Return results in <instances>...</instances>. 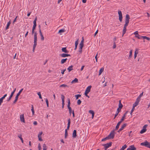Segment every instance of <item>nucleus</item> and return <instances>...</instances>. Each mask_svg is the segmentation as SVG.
<instances>
[{"instance_id": "0eeeda50", "label": "nucleus", "mask_w": 150, "mask_h": 150, "mask_svg": "<svg viewBox=\"0 0 150 150\" xmlns=\"http://www.w3.org/2000/svg\"><path fill=\"white\" fill-rule=\"evenodd\" d=\"M16 90V88H15L13 91L11 93V95L9 96V98L6 101L8 102L13 97L14 93H15Z\"/></svg>"}, {"instance_id": "39448f33", "label": "nucleus", "mask_w": 150, "mask_h": 150, "mask_svg": "<svg viewBox=\"0 0 150 150\" xmlns=\"http://www.w3.org/2000/svg\"><path fill=\"white\" fill-rule=\"evenodd\" d=\"M148 125H144L142 129L140 132V133L142 134L145 132L146 131V127H147Z\"/></svg>"}, {"instance_id": "f8f14e48", "label": "nucleus", "mask_w": 150, "mask_h": 150, "mask_svg": "<svg viewBox=\"0 0 150 150\" xmlns=\"http://www.w3.org/2000/svg\"><path fill=\"white\" fill-rule=\"evenodd\" d=\"M20 119L21 122H25V121L24 118V115L23 114L20 115Z\"/></svg>"}, {"instance_id": "f257e3e1", "label": "nucleus", "mask_w": 150, "mask_h": 150, "mask_svg": "<svg viewBox=\"0 0 150 150\" xmlns=\"http://www.w3.org/2000/svg\"><path fill=\"white\" fill-rule=\"evenodd\" d=\"M130 19L129 16L127 14L126 15L125 18V23L124 25L123 29L122 30V36H123L125 34L126 32L127 29L126 27L128 25L129 23V20Z\"/></svg>"}, {"instance_id": "bf43d9fd", "label": "nucleus", "mask_w": 150, "mask_h": 150, "mask_svg": "<svg viewBox=\"0 0 150 150\" xmlns=\"http://www.w3.org/2000/svg\"><path fill=\"white\" fill-rule=\"evenodd\" d=\"M135 37H137V38L138 39H140L142 38L141 37V36H140L139 35V36L138 35H135Z\"/></svg>"}, {"instance_id": "423d86ee", "label": "nucleus", "mask_w": 150, "mask_h": 150, "mask_svg": "<svg viewBox=\"0 0 150 150\" xmlns=\"http://www.w3.org/2000/svg\"><path fill=\"white\" fill-rule=\"evenodd\" d=\"M118 14L119 15V20L120 21V22H121L122 20V14L121 11L119 10L118 11Z\"/></svg>"}, {"instance_id": "c03bdc74", "label": "nucleus", "mask_w": 150, "mask_h": 150, "mask_svg": "<svg viewBox=\"0 0 150 150\" xmlns=\"http://www.w3.org/2000/svg\"><path fill=\"white\" fill-rule=\"evenodd\" d=\"M109 139L108 137H105L102 140V141H106L107 139Z\"/></svg>"}, {"instance_id": "4468645a", "label": "nucleus", "mask_w": 150, "mask_h": 150, "mask_svg": "<svg viewBox=\"0 0 150 150\" xmlns=\"http://www.w3.org/2000/svg\"><path fill=\"white\" fill-rule=\"evenodd\" d=\"M77 137V132L76 130H74L72 134V137L73 138H76Z\"/></svg>"}, {"instance_id": "aec40b11", "label": "nucleus", "mask_w": 150, "mask_h": 150, "mask_svg": "<svg viewBox=\"0 0 150 150\" xmlns=\"http://www.w3.org/2000/svg\"><path fill=\"white\" fill-rule=\"evenodd\" d=\"M120 111L121 110L117 109L116 113L115 114L114 117V119H115V118L117 116V115H118Z\"/></svg>"}, {"instance_id": "052dcab7", "label": "nucleus", "mask_w": 150, "mask_h": 150, "mask_svg": "<svg viewBox=\"0 0 150 150\" xmlns=\"http://www.w3.org/2000/svg\"><path fill=\"white\" fill-rule=\"evenodd\" d=\"M116 45L115 42H114V45H113V49H115L116 48Z\"/></svg>"}, {"instance_id": "6ab92c4d", "label": "nucleus", "mask_w": 150, "mask_h": 150, "mask_svg": "<svg viewBox=\"0 0 150 150\" xmlns=\"http://www.w3.org/2000/svg\"><path fill=\"white\" fill-rule=\"evenodd\" d=\"M62 50L63 52L65 53H68L69 51L67 50L66 47H63L62 49Z\"/></svg>"}, {"instance_id": "f3484780", "label": "nucleus", "mask_w": 150, "mask_h": 150, "mask_svg": "<svg viewBox=\"0 0 150 150\" xmlns=\"http://www.w3.org/2000/svg\"><path fill=\"white\" fill-rule=\"evenodd\" d=\"M122 122L121 121H120L119 122H118V123H117V124L115 127V129H114V130H116L118 129L120 125Z\"/></svg>"}, {"instance_id": "6e6552de", "label": "nucleus", "mask_w": 150, "mask_h": 150, "mask_svg": "<svg viewBox=\"0 0 150 150\" xmlns=\"http://www.w3.org/2000/svg\"><path fill=\"white\" fill-rule=\"evenodd\" d=\"M61 98H62V108L63 109L64 108V106L65 104V103H64L65 97L63 95H61Z\"/></svg>"}, {"instance_id": "2eb2a0df", "label": "nucleus", "mask_w": 150, "mask_h": 150, "mask_svg": "<svg viewBox=\"0 0 150 150\" xmlns=\"http://www.w3.org/2000/svg\"><path fill=\"white\" fill-rule=\"evenodd\" d=\"M128 112V111H127L124 114L122 117V118L121 119L120 121L122 122L125 119V118L126 116V115L127 114V113Z\"/></svg>"}, {"instance_id": "b1692460", "label": "nucleus", "mask_w": 150, "mask_h": 150, "mask_svg": "<svg viewBox=\"0 0 150 150\" xmlns=\"http://www.w3.org/2000/svg\"><path fill=\"white\" fill-rule=\"evenodd\" d=\"M141 37L144 39H146L148 40H150V38L147 37L146 36H141Z\"/></svg>"}, {"instance_id": "c9c22d12", "label": "nucleus", "mask_w": 150, "mask_h": 150, "mask_svg": "<svg viewBox=\"0 0 150 150\" xmlns=\"http://www.w3.org/2000/svg\"><path fill=\"white\" fill-rule=\"evenodd\" d=\"M68 136V132L67 130H65V136L64 137L65 139H66L67 137Z\"/></svg>"}, {"instance_id": "e433bc0d", "label": "nucleus", "mask_w": 150, "mask_h": 150, "mask_svg": "<svg viewBox=\"0 0 150 150\" xmlns=\"http://www.w3.org/2000/svg\"><path fill=\"white\" fill-rule=\"evenodd\" d=\"M43 150H47V146L45 144H44L43 145Z\"/></svg>"}, {"instance_id": "de8ad7c7", "label": "nucleus", "mask_w": 150, "mask_h": 150, "mask_svg": "<svg viewBox=\"0 0 150 150\" xmlns=\"http://www.w3.org/2000/svg\"><path fill=\"white\" fill-rule=\"evenodd\" d=\"M140 99L138 98H137L136 100V101L135 102H137V103H139V101H140Z\"/></svg>"}, {"instance_id": "7c9ffc66", "label": "nucleus", "mask_w": 150, "mask_h": 150, "mask_svg": "<svg viewBox=\"0 0 150 150\" xmlns=\"http://www.w3.org/2000/svg\"><path fill=\"white\" fill-rule=\"evenodd\" d=\"M132 50H130L129 52V59L132 57Z\"/></svg>"}, {"instance_id": "20e7f679", "label": "nucleus", "mask_w": 150, "mask_h": 150, "mask_svg": "<svg viewBox=\"0 0 150 150\" xmlns=\"http://www.w3.org/2000/svg\"><path fill=\"white\" fill-rule=\"evenodd\" d=\"M112 142H110L109 143L103 144V146L105 147V150H107V149L109 147L111 146L112 145Z\"/></svg>"}, {"instance_id": "473e14b6", "label": "nucleus", "mask_w": 150, "mask_h": 150, "mask_svg": "<svg viewBox=\"0 0 150 150\" xmlns=\"http://www.w3.org/2000/svg\"><path fill=\"white\" fill-rule=\"evenodd\" d=\"M81 95L80 94H77L75 95V97H76V99L77 100L78 99L79 97H81Z\"/></svg>"}, {"instance_id": "79ce46f5", "label": "nucleus", "mask_w": 150, "mask_h": 150, "mask_svg": "<svg viewBox=\"0 0 150 150\" xmlns=\"http://www.w3.org/2000/svg\"><path fill=\"white\" fill-rule=\"evenodd\" d=\"M143 92H142V93H141L140 95L139 96L137 97V98L141 99V98L142 97L143 95Z\"/></svg>"}, {"instance_id": "ea45409f", "label": "nucleus", "mask_w": 150, "mask_h": 150, "mask_svg": "<svg viewBox=\"0 0 150 150\" xmlns=\"http://www.w3.org/2000/svg\"><path fill=\"white\" fill-rule=\"evenodd\" d=\"M139 103H137V102H135L133 104V107H136L138 105Z\"/></svg>"}, {"instance_id": "7ed1b4c3", "label": "nucleus", "mask_w": 150, "mask_h": 150, "mask_svg": "<svg viewBox=\"0 0 150 150\" xmlns=\"http://www.w3.org/2000/svg\"><path fill=\"white\" fill-rule=\"evenodd\" d=\"M115 130L113 129L110 133V134L108 136L109 139H113L115 136Z\"/></svg>"}, {"instance_id": "09e8293b", "label": "nucleus", "mask_w": 150, "mask_h": 150, "mask_svg": "<svg viewBox=\"0 0 150 150\" xmlns=\"http://www.w3.org/2000/svg\"><path fill=\"white\" fill-rule=\"evenodd\" d=\"M38 148L39 150H41V146L40 144V143H39L38 144Z\"/></svg>"}, {"instance_id": "9b49d317", "label": "nucleus", "mask_w": 150, "mask_h": 150, "mask_svg": "<svg viewBox=\"0 0 150 150\" xmlns=\"http://www.w3.org/2000/svg\"><path fill=\"white\" fill-rule=\"evenodd\" d=\"M83 42H84V39H83V37H82V40L81 41L80 44H79V48H83V47L84 44H83Z\"/></svg>"}, {"instance_id": "cd10ccee", "label": "nucleus", "mask_w": 150, "mask_h": 150, "mask_svg": "<svg viewBox=\"0 0 150 150\" xmlns=\"http://www.w3.org/2000/svg\"><path fill=\"white\" fill-rule=\"evenodd\" d=\"M66 87H69V86H68L67 85H66L65 84H62L59 86V87H60V88H61V87L65 88Z\"/></svg>"}, {"instance_id": "e2e57ef3", "label": "nucleus", "mask_w": 150, "mask_h": 150, "mask_svg": "<svg viewBox=\"0 0 150 150\" xmlns=\"http://www.w3.org/2000/svg\"><path fill=\"white\" fill-rule=\"evenodd\" d=\"M68 100V105H70V99L68 98L67 99Z\"/></svg>"}, {"instance_id": "4d7b16f0", "label": "nucleus", "mask_w": 150, "mask_h": 150, "mask_svg": "<svg viewBox=\"0 0 150 150\" xmlns=\"http://www.w3.org/2000/svg\"><path fill=\"white\" fill-rule=\"evenodd\" d=\"M138 31H136L134 33V34L135 35H138L139 36V35L138 34Z\"/></svg>"}, {"instance_id": "4c0bfd02", "label": "nucleus", "mask_w": 150, "mask_h": 150, "mask_svg": "<svg viewBox=\"0 0 150 150\" xmlns=\"http://www.w3.org/2000/svg\"><path fill=\"white\" fill-rule=\"evenodd\" d=\"M68 124H67V125L70 126V124H71V120H70V118H69L68 120Z\"/></svg>"}, {"instance_id": "8fccbe9b", "label": "nucleus", "mask_w": 150, "mask_h": 150, "mask_svg": "<svg viewBox=\"0 0 150 150\" xmlns=\"http://www.w3.org/2000/svg\"><path fill=\"white\" fill-rule=\"evenodd\" d=\"M82 48H79V52H80V53H81L82 52Z\"/></svg>"}, {"instance_id": "680f3d73", "label": "nucleus", "mask_w": 150, "mask_h": 150, "mask_svg": "<svg viewBox=\"0 0 150 150\" xmlns=\"http://www.w3.org/2000/svg\"><path fill=\"white\" fill-rule=\"evenodd\" d=\"M40 36L41 37V40L42 41L44 40V38L43 35H40Z\"/></svg>"}, {"instance_id": "774afa93", "label": "nucleus", "mask_w": 150, "mask_h": 150, "mask_svg": "<svg viewBox=\"0 0 150 150\" xmlns=\"http://www.w3.org/2000/svg\"><path fill=\"white\" fill-rule=\"evenodd\" d=\"M72 114L73 115V117H75V114L74 113V110H73L72 111Z\"/></svg>"}, {"instance_id": "c85d7f7f", "label": "nucleus", "mask_w": 150, "mask_h": 150, "mask_svg": "<svg viewBox=\"0 0 150 150\" xmlns=\"http://www.w3.org/2000/svg\"><path fill=\"white\" fill-rule=\"evenodd\" d=\"M78 79H77L75 78L74 80H73L71 82L72 83H77L78 82Z\"/></svg>"}, {"instance_id": "a878e982", "label": "nucleus", "mask_w": 150, "mask_h": 150, "mask_svg": "<svg viewBox=\"0 0 150 150\" xmlns=\"http://www.w3.org/2000/svg\"><path fill=\"white\" fill-rule=\"evenodd\" d=\"M104 70V68H101L99 72V75H100L102 73L103 71Z\"/></svg>"}, {"instance_id": "603ef678", "label": "nucleus", "mask_w": 150, "mask_h": 150, "mask_svg": "<svg viewBox=\"0 0 150 150\" xmlns=\"http://www.w3.org/2000/svg\"><path fill=\"white\" fill-rule=\"evenodd\" d=\"M89 112L92 115L93 114H94V112L92 110H90L89 111Z\"/></svg>"}, {"instance_id": "393cba45", "label": "nucleus", "mask_w": 150, "mask_h": 150, "mask_svg": "<svg viewBox=\"0 0 150 150\" xmlns=\"http://www.w3.org/2000/svg\"><path fill=\"white\" fill-rule=\"evenodd\" d=\"M36 45H37V42H34V45H33V52H34L35 50V49L36 47Z\"/></svg>"}, {"instance_id": "bb28decb", "label": "nucleus", "mask_w": 150, "mask_h": 150, "mask_svg": "<svg viewBox=\"0 0 150 150\" xmlns=\"http://www.w3.org/2000/svg\"><path fill=\"white\" fill-rule=\"evenodd\" d=\"M127 125V124L126 123L124 124L121 126V127L120 128L122 130H123L124 128Z\"/></svg>"}, {"instance_id": "864d4df0", "label": "nucleus", "mask_w": 150, "mask_h": 150, "mask_svg": "<svg viewBox=\"0 0 150 150\" xmlns=\"http://www.w3.org/2000/svg\"><path fill=\"white\" fill-rule=\"evenodd\" d=\"M3 99L1 98H0V105H1V103L3 102Z\"/></svg>"}, {"instance_id": "412c9836", "label": "nucleus", "mask_w": 150, "mask_h": 150, "mask_svg": "<svg viewBox=\"0 0 150 150\" xmlns=\"http://www.w3.org/2000/svg\"><path fill=\"white\" fill-rule=\"evenodd\" d=\"M11 23V21H10L8 22V23L6 26V27L5 30H7L9 28V26Z\"/></svg>"}, {"instance_id": "5701e85b", "label": "nucleus", "mask_w": 150, "mask_h": 150, "mask_svg": "<svg viewBox=\"0 0 150 150\" xmlns=\"http://www.w3.org/2000/svg\"><path fill=\"white\" fill-rule=\"evenodd\" d=\"M73 65H71V66H69L67 69L69 71V72H70L73 69Z\"/></svg>"}, {"instance_id": "37998d69", "label": "nucleus", "mask_w": 150, "mask_h": 150, "mask_svg": "<svg viewBox=\"0 0 150 150\" xmlns=\"http://www.w3.org/2000/svg\"><path fill=\"white\" fill-rule=\"evenodd\" d=\"M31 110L32 111V114L33 115H34V109L33 107V105H32V108L31 109Z\"/></svg>"}, {"instance_id": "69168bd1", "label": "nucleus", "mask_w": 150, "mask_h": 150, "mask_svg": "<svg viewBox=\"0 0 150 150\" xmlns=\"http://www.w3.org/2000/svg\"><path fill=\"white\" fill-rule=\"evenodd\" d=\"M18 96H18L16 95V96L15 97V100L17 101V100H18Z\"/></svg>"}, {"instance_id": "1a4fd4ad", "label": "nucleus", "mask_w": 150, "mask_h": 150, "mask_svg": "<svg viewBox=\"0 0 150 150\" xmlns=\"http://www.w3.org/2000/svg\"><path fill=\"white\" fill-rule=\"evenodd\" d=\"M136 148L134 145L130 146L127 149V150H136Z\"/></svg>"}, {"instance_id": "9d476101", "label": "nucleus", "mask_w": 150, "mask_h": 150, "mask_svg": "<svg viewBox=\"0 0 150 150\" xmlns=\"http://www.w3.org/2000/svg\"><path fill=\"white\" fill-rule=\"evenodd\" d=\"M42 132H40L38 134V138L39 140L40 141H42Z\"/></svg>"}, {"instance_id": "13d9d810", "label": "nucleus", "mask_w": 150, "mask_h": 150, "mask_svg": "<svg viewBox=\"0 0 150 150\" xmlns=\"http://www.w3.org/2000/svg\"><path fill=\"white\" fill-rule=\"evenodd\" d=\"M66 69H64L62 70L61 71V73L62 74H64V72L66 71Z\"/></svg>"}, {"instance_id": "338daca9", "label": "nucleus", "mask_w": 150, "mask_h": 150, "mask_svg": "<svg viewBox=\"0 0 150 150\" xmlns=\"http://www.w3.org/2000/svg\"><path fill=\"white\" fill-rule=\"evenodd\" d=\"M98 30H97L94 34V37H95L96 36V35L98 33Z\"/></svg>"}, {"instance_id": "f03ea898", "label": "nucleus", "mask_w": 150, "mask_h": 150, "mask_svg": "<svg viewBox=\"0 0 150 150\" xmlns=\"http://www.w3.org/2000/svg\"><path fill=\"white\" fill-rule=\"evenodd\" d=\"M140 145L150 148V143L149 142L147 141H146L144 142L141 143Z\"/></svg>"}, {"instance_id": "c756f323", "label": "nucleus", "mask_w": 150, "mask_h": 150, "mask_svg": "<svg viewBox=\"0 0 150 150\" xmlns=\"http://www.w3.org/2000/svg\"><path fill=\"white\" fill-rule=\"evenodd\" d=\"M60 56L62 57H67V54L63 53L60 55Z\"/></svg>"}, {"instance_id": "2f4dec72", "label": "nucleus", "mask_w": 150, "mask_h": 150, "mask_svg": "<svg viewBox=\"0 0 150 150\" xmlns=\"http://www.w3.org/2000/svg\"><path fill=\"white\" fill-rule=\"evenodd\" d=\"M127 147V146L125 144L122 146V148L120 149V150H124Z\"/></svg>"}, {"instance_id": "f704fd0d", "label": "nucleus", "mask_w": 150, "mask_h": 150, "mask_svg": "<svg viewBox=\"0 0 150 150\" xmlns=\"http://www.w3.org/2000/svg\"><path fill=\"white\" fill-rule=\"evenodd\" d=\"M18 137L19 138L22 143H23V141L22 138L21 137V135H20L18 136Z\"/></svg>"}, {"instance_id": "a19ab883", "label": "nucleus", "mask_w": 150, "mask_h": 150, "mask_svg": "<svg viewBox=\"0 0 150 150\" xmlns=\"http://www.w3.org/2000/svg\"><path fill=\"white\" fill-rule=\"evenodd\" d=\"M81 100L80 99H79L77 100V103L78 105H80V104L81 103Z\"/></svg>"}, {"instance_id": "ddd939ff", "label": "nucleus", "mask_w": 150, "mask_h": 150, "mask_svg": "<svg viewBox=\"0 0 150 150\" xmlns=\"http://www.w3.org/2000/svg\"><path fill=\"white\" fill-rule=\"evenodd\" d=\"M37 32H36L34 33V42H37Z\"/></svg>"}, {"instance_id": "58836bf2", "label": "nucleus", "mask_w": 150, "mask_h": 150, "mask_svg": "<svg viewBox=\"0 0 150 150\" xmlns=\"http://www.w3.org/2000/svg\"><path fill=\"white\" fill-rule=\"evenodd\" d=\"M38 94L39 96V98L40 99H42V96L40 92H39L38 93Z\"/></svg>"}, {"instance_id": "a211bd4d", "label": "nucleus", "mask_w": 150, "mask_h": 150, "mask_svg": "<svg viewBox=\"0 0 150 150\" xmlns=\"http://www.w3.org/2000/svg\"><path fill=\"white\" fill-rule=\"evenodd\" d=\"M122 107L123 105L121 103V101L120 100L119 101V107L117 108V109L121 110Z\"/></svg>"}, {"instance_id": "a18cd8bd", "label": "nucleus", "mask_w": 150, "mask_h": 150, "mask_svg": "<svg viewBox=\"0 0 150 150\" xmlns=\"http://www.w3.org/2000/svg\"><path fill=\"white\" fill-rule=\"evenodd\" d=\"M68 109H69V115H71V113H72V110L71 108H69Z\"/></svg>"}, {"instance_id": "5fc2aeb1", "label": "nucleus", "mask_w": 150, "mask_h": 150, "mask_svg": "<svg viewBox=\"0 0 150 150\" xmlns=\"http://www.w3.org/2000/svg\"><path fill=\"white\" fill-rule=\"evenodd\" d=\"M134 107H133V108L131 111L130 114L131 115H132V113L133 112V111H134Z\"/></svg>"}, {"instance_id": "dca6fc26", "label": "nucleus", "mask_w": 150, "mask_h": 150, "mask_svg": "<svg viewBox=\"0 0 150 150\" xmlns=\"http://www.w3.org/2000/svg\"><path fill=\"white\" fill-rule=\"evenodd\" d=\"M92 87L91 86H88L86 88V89L85 91V92H87L89 93L91 91V89Z\"/></svg>"}, {"instance_id": "72a5a7b5", "label": "nucleus", "mask_w": 150, "mask_h": 150, "mask_svg": "<svg viewBox=\"0 0 150 150\" xmlns=\"http://www.w3.org/2000/svg\"><path fill=\"white\" fill-rule=\"evenodd\" d=\"M23 88H22L18 92V93L17 94V95L19 96L20 95L21 93L22 92L23 90Z\"/></svg>"}, {"instance_id": "0e129e2a", "label": "nucleus", "mask_w": 150, "mask_h": 150, "mask_svg": "<svg viewBox=\"0 0 150 150\" xmlns=\"http://www.w3.org/2000/svg\"><path fill=\"white\" fill-rule=\"evenodd\" d=\"M7 94H5V95H4V96L3 97H1V98H2V99H4L7 96Z\"/></svg>"}, {"instance_id": "4be33fe9", "label": "nucleus", "mask_w": 150, "mask_h": 150, "mask_svg": "<svg viewBox=\"0 0 150 150\" xmlns=\"http://www.w3.org/2000/svg\"><path fill=\"white\" fill-rule=\"evenodd\" d=\"M67 60V58L62 59L61 61V64H64V63H65L66 62Z\"/></svg>"}, {"instance_id": "6e6d98bb", "label": "nucleus", "mask_w": 150, "mask_h": 150, "mask_svg": "<svg viewBox=\"0 0 150 150\" xmlns=\"http://www.w3.org/2000/svg\"><path fill=\"white\" fill-rule=\"evenodd\" d=\"M78 40L79 39H78L77 40H76L75 42V45H78Z\"/></svg>"}, {"instance_id": "3c124183", "label": "nucleus", "mask_w": 150, "mask_h": 150, "mask_svg": "<svg viewBox=\"0 0 150 150\" xmlns=\"http://www.w3.org/2000/svg\"><path fill=\"white\" fill-rule=\"evenodd\" d=\"M88 93L86 92H85L84 95H85V96L86 97L89 98V96L88 95Z\"/></svg>"}, {"instance_id": "49530a36", "label": "nucleus", "mask_w": 150, "mask_h": 150, "mask_svg": "<svg viewBox=\"0 0 150 150\" xmlns=\"http://www.w3.org/2000/svg\"><path fill=\"white\" fill-rule=\"evenodd\" d=\"M64 31V29H61L59 30V31L58 32V33H63Z\"/></svg>"}]
</instances>
